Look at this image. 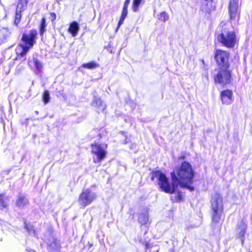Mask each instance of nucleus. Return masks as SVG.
Instances as JSON below:
<instances>
[{
  "label": "nucleus",
  "instance_id": "24",
  "mask_svg": "<svg viewBox=\"0 0 252 252\" xmlns=\"http://www.w3.org/2000/svg\"><path fill=\"white\" fill-rule=\"evenodd\" d=\"M159 19L164 22L166 21L169 19V15L165 12H162L160 14V18Z\"/></svg>",
  "mask_w": 252,
  "mask_h": 252
},
{
  "label": "nucleus",
  "instance_id": "29",
  "mask_svg": "<svg viewBox=\"0 0 252 252\" xmlns=\"http://www.w3.org/2000/svg\"><path fill=\"white\" fill-rule=\"evenodd\" d=\"M183 199V195L181 192H178L177 196V201H181Z\"/></svg>",
  "mask_w": 252,
  "mask_h": 252
},
{
  "label": "nucleus",
  "instance_id": "5",
  "mask_svg": "<svg viewBox=\"0 0 252 252\" xmlns=\"http://www.w3.org/2000/svg\"><path fill=\"white\" fill-rule=\"evenodd\" d=\"M92 147L94 162L95 163H100L106 157L107 145L104 144H92Z\"/></svg>",
  "mask_w": 252,
  "mask_h": 252
},
{
  "label": "nucleus",
  "instance_id": "32",
  "mask_svg": "<svg viewBox=\"0 0 252 252\" xmlns=\"http://www.w3.org/2000/svg\"><path fill=\"white\" fill-rule=\"evenodd\" d=\"M33 233L34 234V230H33Z\"/></svg>",
  "mask_w": 252,
  "mask_h": 252
},
{
  "label": "nucleus",
  "instance_id": "28",
  "mask_svg": "<svg viewBox=\"0 0 252 252\" xmlns=\"http://www.w3.org/2000/svg\"><path fill=\"white\" fill-rule=\"evenodd\" d=\"M50 19H51L52 22H54L56 20V15L55 13L51 12V13H50Z\"/></svg>",
  "mask_w": 252,
  "mask_h": 252
},
{
  "label": "nucleus",
  "instance_id": "14",
  "mask_svg": "<svg viewBox=\"0 0 252 252\" xmlns=\"http://www.w3.org/2000/svg\"><path fill=\"white\" fill-rule=\"evenodd\" d=\"M79 30L78 24L76 22H73L70 24L68 29V32L71 33L72 36H76Z\"/></svg>",
  "mask_w": 252,
  "mask_h": 252
},
{
  "label": "nucleus",
  "instance_id": "9",
  "mask_svg": "<svg viewBox=\"0 0 252 252\" xmlns=\"http://www.w3.org/2000/svg\"><path fill=\"white\" fill-rule=\"evenodd\" d=\"M228 68L220 67V70L215 77L216 83L220 84H227L230 83L231 74Z\"/></svg>",
  "mask_w": 252,
  "mask_h": 252
},
{
  "label": "nucleus",
  "instance_id": "15",
  "mask_svg": "<svg viewBox=\"0 0 252 252\" xmlns=\"http://www.w3.org/2000/svg\"><path fill=\"white\" fill-rule=\"evenodd\" d=\"M28 201L26 197L24 195H19L17 199L16 205L19 207H23L27 205Z\"/></svg>",
  "mask_w": 252,
  "mask_h": 252
},
{
  "label": "nucleus",
  "instance_id": "2",
  "mask_svg": "<svg viewBox=\"0 0 252 252\" xmlns=\"http://www.w3.org/2000/svg\"><path fill=\"white\" fill-rule=\"evenodd\" d=\"M219 28L221 32L217 36L218 41L227 48H233L237 42L235 32L225 24L221 23Z\"/></svg>",
  "mask_w": 252,
  "mask_h": 252
},
{
  "label": "nucleus",
  "instance_id": "18",
  "mask_svg": "<svg viewBox=\"0 0 252 252\" xmlns=\"http://www.w3.org/2000/svg\"><path fill=\"white\" fill-rule=\"evenodd\" d=\"M8 198L3 195H0V208L1 209L6 208L7 205Z\"/></svg>",
  "mask_w": 252,
  "mask_h": 252
},
{
  "label": "nucleus",
  "instance_id": "27",
  "mask_svg": "<svg viewBox=\"0 0 252 252\" xmlns=\"http://www.w3.org/2000/svg\"><path fill=\"white\" fill-rule=\"evenodd\" d=\"M127 14V7H123L121 16L126 17Z\"/></svg>",
  "mask_w": 252,
  "mask_h": 252
},
{
  "label": "nucleus",
  "instance_id": "4",
  "mask_svg": "<svg viewBox=\"0 0 252 252\" xmlns=\"http://www.w3.org/2000/svg\"><path fill=\"white\" fill-rule=\"evenodd\" d=\"M151 179L156 180L158 182L160 189L166 193H173L177 190L178 185H174L172 181V185L171 186L165 175L159 171L153 172Z\"/></svg>",
  "mask_w": 252,
  "mask_h": 252
},
{
  "label": "nucleus",
  "instance_id": "10",
  "mask_svg": "<svg viewBox=\"0 0 252 252\" xmlns=\"http://www.w3.org/2000/svg\"><path fill=\"white\" fill-rule=\"evenodd\" d=\"M220 98L223 104L228 105L233 101V93L230 90L223 91L220 94Z\"/></svg>",
  "mask_w": 252,
  "mask_h": 252
},
{
  "label": "nucleus",
  "instance_id": "23",
  "mask_svg": "<svg viewBox=\"0 0 252 252\" xmlns=\"http://www.w3.org/2000/svg\"><path fill=\"white\" fill-rule=\"evenodd\" d=\"M21 13H20L19 11H18V10L16 9V14H15V21H14V23L16 25H17L19 23L20 19H21Z\"/></svg>",
  "mask_w": 252,
  "mask_h": 252
},
{
  "label": "nucleus",
  "instance_id": "11",
  "mask_svg": "<svg viewBox=\"0 0 252 252\" xmlns=\"http://www.w3.org/2000/svg\"><path fill=\"white\" fill-rule=\"evenodd\" d=\"M239 1L238 0H231L229 5V13L231 18H235L236 14L238 11Z\"/></svg>",
  "mask_w": 252,
  "mask_h": 252
},
{
  "label": "nucleus",
  "instance_id": "12",
  "mask_svg": "<svg viewBox=\"0 0 252 252\" xmlns=\"http://www.w3.org/2000/svg\"><path fill=\"white\" fill-rule=\"evenodd\" d=\"M92 105L94 107H96L97 111L98 112H103L106 108L105 104L99 98H94Z\"/></svg>",
  "mask_w": 252,
  "mask_h": 252
},
{
  "label": "nucleus",
  "instance_id": "19",
  "mask_svg": "<svg viewBox=\"0 0 252 252\" xmlns=\"http://www.w3.org/2000/svg\"><path fill=\"white\" fill-rule=\"evenodd\" d=\"M82 66L88 69H94L98 67V65L94 62H90L87 63H84Z\"/></svg>",
  "mask_w": 252,
  "mask_h": 252
},
{
  "label": "nucleus",
  "instance_id": "17",
  "mask_svg": "<svg viewBox=\"0 0 252 252\" xmlns=\"http://www.w3.org/2000/svg\"><path fill=\"white\" fill-rule=\"evenodd\" d=\"M139 221L142 224H146L149 220L148 215L147 214H141L139 216Z\"/></svg>",
  "mask_w": 252,
  "mask_h": 252
},
{
  "label": "nucleus",
  "instance_id": "1",
  "mask_svg": "<svg viewBox=\"0 0 252 252\" xmlns=\"http://www.w3.org/2000/svg\"><path fill=\"white\" fill-rule=\"evenodd\" d=\"M193 176L191 165L187 162H183L179 168H176L171 173L172 180L174 185H178L182 187L192 190L189 185Z\"/></svg>",
  "mask_w": 252,
  "mask_h": 252
},
{
  "label": "nucleus",
  "instance_id": "6",
  "mask_svg": "<svg viewBox=\"0 0 252 252\" xmlns=\"http://www.w3.org/2000/svg\"><path fill=\"white\" fill-rule=\"evenodd\" d=\"M212 208L213 211L212 219L214 221L218 222L222 215V198L217 195L212 199Z\"/></svg>",
  "mask_w": 252,
  "mask_h": 252
},
{
  "label": "nucleus",
  "instance_id": "20",
  "mask_svg": "<svg viewBox=\"0 0 252 252\" xmlns=\"http://www.w3.org/2000/svg\"><path fill=\"white\" fill-rule=\"evenodd\" d=\"M42 98H43V101L45 104L48 103L50 101V97L49 93L48 91L46 90L44 92V93L43 94Z\"/></svg>",
  "mask_w": 252,
  "mask_h": 252
},
{
  "label": "nucleus",
  "instance_id": "30",
  "mask_svg": "<svg viewBox=\"0 0 252 252\" xmlns=\"http://www.w3.org/2000/svg\"><path fill=\"white\" fill-rule=\"evenodd\" d=\"M130 0H126L124 2L123 7L128 8V5L130 3Z\"/></svg>",
  "mask_w": 252,
  "mask_h": 252
},
{
  "label": "nucleus",
  "instance_id": "21",
  "mask_svg": "<svg viewBox=\"0 0 252 252\" xmlns=\"http://www.w3.org/2000/svg\"><path fill=\"white\" fill-rule=\"evenodd\" d=\"M141 0H133L132 3V9L133 11L136 12L138 10V7L140 5Z\"/></svg>",
  "mask_w": 252,
  "mask_h": 252
},
{
  "label": "nucleus",
  "instance_id": "22",
  "mask_svg": "<svg viewBox=\"0 0 252 252\" xmlns=\"http://www.w3.org/2000/svg\"><path fill=\"white\" fill-rule=\"evenodd\" d=\"M46 27V20L45 18H43L41 21V24L40 26V33L41 34H43V32L45 31V28Z\"/></svg>",
  "mask_w": 252,
  "mask_h": 252
},
{
  "label": "nucleus",
  "instance_id": "25",
  "mask_svg": "<svg viewBox=\"0 0 252 252\" xmlns=\"http://www.w3.org/2000/svg\"><path fill=\"white\" fill-rule=\"evenodd\" d=\"M126 18V17H124L123 16H121L120 20H119V21L118 22V24L117 28L116 29V31H117L119 30V29L120 28L121 26L123 24V23L124 22V20H125Z\"/></svg>",
  "mask_w": 252,
  "mask_h": 252
},
{
  "label": "nucleus",
  "instance_id": "7",
  "mask_svg": "<svg viewBox=\"0 0 252 252\" xmlns=\"http://www.w3.org/2000/svg\"><path fill=\"white\" fill-rule=\"evenodd\" d=\"M96 197L95 192L92 191L89 189H87L80 194L78 201L82 207H85L92 203Z\"/></svg>",
  "mask_w": 252,
  "mask_h": 252
},
{
  "label": "nucleus",
  "instance_id": "8",
  "mask_svg": "<svg viewBox=\"0 0 252 252\" xmlns=\"http://www.w3.org/2000/svg\"><path fill=\"white\" fill-rule=\"evenodd\" d=\"M214 58L217 63L220 67H229V53L228 52L220 49H216L214 52Z\"/></svg>",
  "mask_w": 252,
  "mask_h": 252
},
{
  "label": "nucleus",
  "instance_id": "13",
  "mask_svg": "<svg viewBox=\"0 0 252 252\" xmlns=\"http://www.w3.org/2000/svg\"><path fill=\"white\" fill-rule=\"evenodd\" d=\"M246 229V225L243 222L241 221L238 225V227L237 229V232L238 234V237L242 240V242H243V237Z\"/></svg>",
  "mask_w": 252,
  "mask_h": 252
},
{
  "label": "nucleus",
  "instance_id": "16",
  "mask_svg": "<svg viewBox=\"0 0 252 252\" xmlns=\"http://www.w3.org/2000/svg\"><path fill=\"white\" fill-rule=\"evenodd\" d=\"M27 0H20L17 4V9L20 13L24 10L27 5Z\"/></svg>",
  "mask_w": 252,
  "mask_h": 252
},
{
  "label": "nucleus",
  "instance_id": "26",
  "mask_svg": "<svg viewBox=\"0 0 252 252\" xmlns=\"http://www.w3.org/2000/svg\"><path fill=\"white\" fill-rule=\"evenodd\" d=\"M34 64L37 69L40 70L42 68V65L41 63L37 60L34 61Z\"/></svg>",
  "mask_w": 252,
  "mask_h": 252
},
{
  "label": "nucleus",
  "instance_id": "31",
  "mask_svg": "<svg viewBox=\"0 0 252 252\" xmlns=\"http://www.w3.org/2000/svg\"><path fill=\"white\" fill-rule=\"evenodd\" d=\"M28 231L29 233H31L32 231V229H31V230H30V229H28Z\"/></svg>",
  "mask_w": 252,
  "mask_h": 252
},
{
  "label": "nucleus",
  "instance_id": "3",
  "mask_svg": "<svg viewBox=\"0 0 252 252\" xmlns=\"http://www.w3.org/2000/svg\"><path fill=\"white\" fill-rule=\"evenodd\" d=\"M36 35L37 32L35 30H31L29 33L23 34L22 42L16 49V54L21 57H24L29 49L33 46Z\"/></svg>",
  "mask_w": 252,
  "mask_h": 252
}]
</instances>
